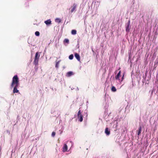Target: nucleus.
Here are the masks:
<instances>
[{"instance_id": "6", "label": "nucleus", "mask_w": 158, "mask_h": 158, "mask_svg": "<svg viewBox=\"0 0 158 158\" xmlns=\"http://www.w3.org/2000/svg\"><path fill=\"white\" fill-rule=\"evenodd\" d=\"M74 55H75V57L77 59V60L78 61H80V56L79 55V54H78V53H75V54Z\"/></svg>"}, {"instance_id": "14", "label": "nucleus", "mask_w": 158, "mask_h": 158, "mask_svg": "<svg viewBox=\"0 0 158 158\" xmlns=\"http://www.w3.org/2000/svg\"><path fill=\"white\" fill-rule=\"evenodd\" d=\"M130 25V21H129V22L128 24V25L126 27V31H127L128 32V31H129V26Z\"/></svg>"}, {"instance_id": "8", "label": "nucleus", "mask_w": 158, "mask_h": 158, "mask_svg": "<svg viewBox=\"0 0 158 158\" xmlns=\"http://www.w3.org/2000/svg\"><path fill=\"white\" fill-rule=\"evenodd\" d=\"M105 133L107 135H109L110 134V131L109 130L108 128L106 127V128L105 130Z\"/></svg>"}, {"instance_id": "19", "label": "nucleus", "mask_w": 158, "mask_h": 158, "mask_svg": "<svg viewBox=\"0 0 158 158\" xmlns=\"http://www.w3.org/2000/svg\"><path fill=\"white\" fill-rule=\"evenodd\" d=\"M60 61V60L58 61V62H57L56 63V66H55V67L56 68H58V66H59V64Z\"/></svg>"}, {"instance_id": "23", "label": "nucleus", "mask_w": 158, "mask_h": 158, "mask_svg": "<svg viewBox=\"0 0 158 158\" xmlns=\"http://www.w3.org/2000/svg\"><path fill=\"white\" fill-rule=\"evenodd\" d=\"M124 74H125L124 73L123 74V76L122 77V81L124 79Z\"/></svg>"}, {"instance_id": "20", "label": "nucleus", "mask_w": 158, "mask_h": 158, "mask_svg": "<svg viewBox=\"0 0 158 158\" xmlns=\"http://www.w3.org/2000/svg\"><path fill=\"white\" fill-rule=\"evenodd\" d=\"M73 54L70 55L69 56V58L70 60H72L73 59Z\"/></svg>"}, {"instance_id": "3", "label": "nucleus", "mask_w": 158, "mask_h": 158, "mask_svg": "<svg viewBox=\"0 0 158 158\" xmlns=\"http://www.w3.org/2000/svg\"><path fill=\"white\" fill-rule=\"evenodd\" d=\"M77 7V5L75 4L74 3L72 6L71 7V10L70 12L71 13L73 12L74 11H75V9Z\"/></svg>"}, {"instance_id": "2", "label": "nucleus", "mask_w": 158, "mask_h": 158, "mask_svg": "<svg viewBox=\"0 0 158 158\" xmlns=\"http://www.w3.org/2000/svg\"><path fill=\"white\" fill-rule=\"evenodd\" d=\"M77 116L80 122H82L83 120V115L81 114L80 110H79L77 114Z\"/></svg>"}, {"instance_id": "10", "label": "nucleus", "mask_w": 158, "mask_h": 158, "mask_svg": "<svg viewBox=\"0 0 158 158\" xmlns=\"http://www.w3.org/2000/svg\"><path fill=\"white\" fill-rule=\"evenodd\" d=\"M44 23L47 25H48L51 24V21L50 19H48L44 21Z\"/></svg>"}, {"instance_id": "21", "label": "nucleus", "mask_w": 158, "mask_h": 158, "mask_svg": "<svg viewBox=\"0 0 158 158\" xmlns=\"http://www.w3.org/2000/svg\"><path fill=\"white\" fill-rule=\"evenodd\" d=\"M35 35L37 36H39L40 35V32L38 31H36L35 33Z\"/></svg>"}, {"instance_id": "1", "label": "nucleus", "mask_w": 158, "mask_h": 158, "mask_svg": "<svg viewBox=\"0 0 158 158\" xmlns=\"http://www.w3.org/2000/svg\"><path fill=\"white\" fill-rule=\"evenodd\" d=\"M19 79L17 75H15L12 78V81L11 84V87L12 88L14 86H19Z\"/></svg>"}, {"instance_id": "7", "label": "nucleus", "mask_w": 158, "mask_h": 158, "mask_svg": "<svg viewBox=\"0 0 158 158\" xmlns=\"http://www.w3.org/2000/svg\"><path fill=\"white\" fill-rule=\"evenodd\" d=\"M121 73V71L120 70L119 71L118 73L117 74V75L115 77V78L116 80H119V77L120 76Z\"/></svg>"}, {"instance_id": "18", "label": "nucleus", "mask_w": 158, "mask_h": 158, "mask_svg": "<svg viewBox=\"0 0 158 158\" xmlns=\"http://www.w3.org/2000/svg\"><path fill=\"white\" fill-rule=\"evenodd\" d=\"M64 42L69 44V40L67 39H65L64 40Z\"/></svg>"}, {"instance_id": "11", "label": "nucleus", "mask_w": 158, "mask_h": 158, "mask_svg": "<svg viewBox=\"0 0 158 158\" xmlns=\"http://www.w3.org/2000/svg\"><path fill=\"white\" fill-rule=\"evenodd\" d=\"M141 129H142L141 126H140V127H139L138 130L137 131V135H140L141 132Z\"/></svg>"}, {"instance_id": "12", "label": "nucleus", "mask_w": 158, "mask_h": 158, "mask_svg": "<svg viewBox=\"0 0 158 158\" xmlns=\"http://www.w3.org/2000/svg\"><path fill=\"white\" fill-rule=\"evenodd\" d=\"M40 56V55H39L38 52H37L36 53V54L35 55V59L39 60Z\"/></svg>"}, {"instance_id": "15", "label": "nucleus", "mask_w": 158, "mask_h": 158, "mask_svg": "<svg viewBox=\"0 0 158 158\" xmlns=\"http://www.w3.org/2000/svg\"><path fill=\"white\" fill-rule=\"evenodd\" d=\"M111 90L112 91L115 92L116 91V89L114 86H112L111 88Z\"/></svg>"}, {"instance_id": "17", "label": "nucleus", "mask_w": 158, "mask_h": 158, "mask_svg": "<svg viewBox=\"0 0 158 158\" xmlns=\"http://www.w3.org/2000/svg\"><path fill=\"white\" fill-rule=\"evenodd\" d=\"M55 21L56 22L58 23H60L61 21V19L59 18H57L56 19Z\"/></svg>"}, {"instance_id": "9", "label": "nucleus", "mask_w": 158, "mask_h": 158, "mask_svg": "<svg viewBox=\"0 0 158 158\" xmlns=\"http://www.w3.org/2000/svg\"><path fill=\"white\" fill-rule=\"evenodd\" d=\"M73 74L74 73L72 71L69 72L67 73L66 76L68 77H69L73 75Z\"/></svg>"}, {"instance_id": "13", "label": "nucleus", "mask_w": 158, "mask_h": 158, "mask_svg": "<svg viewBox=\"0 0 158 158\" xmlns=\"http://www.w3.org/2000/svg\"><path fill=\"white\" fill-rule=\"evenodd\" d=\"M39 59H35L34 61V64L35 65H37L38 63Z\"/></svg>"}, {"instance_id": "5", "label": "nucleus", "mask_w": 158, "mask_h": 158, "mask_svg": "<svg viewBox=\"0 0 158 158\" xmlns=\"http://www.w3.org/2000/svg\"><path fill=\"white\" fill-rule=\"evenodd\" d=\"M68 150V147L66 144H64L63 147V152H65L67 151Z\"/></svg>"}, {"instance_id": "16", "label": "nucleus", "mask_w": 158, "mask_h": 158, "mask_svg": "<svg viewBox=\"0 0 158 158\" xmlns=\"http://www.w3.org/2000/svg\"><path fill=\"white\" fill-rule=\"evenodd\" d=\"M71 33L73 35H76L77 34V31L75 30H73L71 31Z\"/></svg>"}, {"instance_id": "4", "label": "nucleus", "mask_w": 158, "mask_h": 158, "mask_svg": "<svg viewBox=\"0 0 158 158\" xmlns=\"http://www.w3.org/2000/svg\"><path fill=\"white\" fill-rule=\"evenodd\" d=\"M18 86H19L15 85V86H14V87H13L14 89H13V92L14 93H17L19 92V90H18L17 89V87Z\"/></svg>"}, {"instance_id": "22", "label": "nucleus", "mask_w": 158, "mask_h": 158, "mask_svg": "<svg viewBox=\"0 0 158 158\" xmlns=\"http://www.w3.org/2000/svg\"><path fill=\"white\" fill-rule=\"evenodd\" d=\"M56 135V133L55 132H52V137H54Z\"/></svg>"}]
</instances>
